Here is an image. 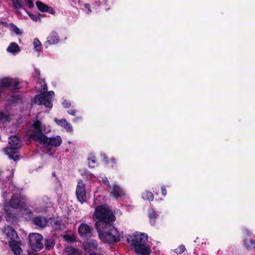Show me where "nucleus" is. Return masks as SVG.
Returning a JSON list of instances; mask_svg holds the SVG:
<instances>
[{"mask_svg": "<svg viewBox=\"0 0 255 255\" xmlns=\"http://www.w3.org/2000/svg\"><path fill=\"white\" fill-rule=\"evenodd\" d=\"M10 172L8 173L6 171H0V179L2 182V196L4 199L3 209L9 217L13 218L15 215L11 214L9 207L13 209L23 208L25 207L26 199L20 196L15 195L17 189L10 179L13 174V170Z\"/></svg>", "mask_w": 255, "mask_h": 255, "instance_id": "f257e3e1", "label": "nucleus"}, {"mask_svg": "<svg viewBox=\"0 0 255 255\" xmlns=\"http://www.w3.org/2000/svg\"><path fill=\"white\" fill-rule=\"evenodd\" d=\"M32 131L30 134L29 137L36 142L38 144L45 146L57 147L60 145L62 139L59 136H56L48 138L43 133H47L50 131L49 127H46L43 125L42 123L39 121H35L32 124Z\"/></svg>", "mask_w": 255, "mask_h": 255, "instance_id": "f03ea898", "label": "nucleus"}, {"mask_svg": "<svg viewBox=\"0 0 255 255\" xmlns=\"http://www.w3.org/2000/svg\"><path fill=\"white\" fill-rule=\"evenodd\" d=\"M104 224L102 221H97L96 223L100 239L108 243L119 241L120 234L118 231L111 224L103 226Z\"/></svg>", "mask_w": 255, "mask_h": 255, "instance_id": "7ed1b4c3", "label": "nucleus"}, {"mask_svg": "<svg viewBox=\"0 0 255 255\" xmlns=\"http://www.w3.org/2000/svg\"><path fill=\"white\" fill-rule=\"evenodd\" d=\"M127 242L132 245L134 251L141 255H149L151 249L148 245L147 236L144 233H137L127 238Z\"/></svg>", "mask_w": 255, "mask_h": 255, "instance_id": "20e7f679", "label": "nucleus"}, {"mask_svg": "<svg viewBox=\"0 0 255 255\" xmlns=\"http://www.w3.org/2000/svg\"><path fill=\"white\" fill-rule=\"evenodd\" d=\"M94 215L99 219L98 221H102L105 223L103 226L111 224L115 220V217L113 213L106 205L97 207Z\"/></svg>", "mask_w": 255, "mask_h": 255, "instance_id": "39448f33", "label": "nucleus"}, {"mask_svg": "<svg viewBox=\"0 0 255 255\" xmlns=\"http://www.w3.org/2000/svg\"><path fill=\"white\" fill-rule=\"evenodd\" d=\"M9 146L4 149V152L9 158L16 161L19 159L17 154L18 149L21 147L20 139L16 136H11L9 138Z\"/></svg>", "mask_w": 255, "mask_h": 255, "instance_id": "423d86ee", "label": "nucleus"}, {"mask_svg": "<svg viewBox=\"0 0 255 255\" xmlns=\"http://www.w3.org/2000/svg\"><path fill=\"white\" fill-rule=\"evenodd\" d=\"M54 96V93L50 91L47 93H42L35 96L33 102L39 105H43L45 107H52V98Z\"/></svg>", "mask_w": 255, "mask_h": 255, "instance_id": "0eeeda50", "label": "nucleus"}, {"mask_svg": "<svg viewBox=\"0 0 255 255\" xmlns=\"http://www.w3.org/2000/svg\"><path fill=\"white\" fill-rule=\"evenodd\" d=\"M28 238L29 245L33 250L37 251L43 248V237L41 235L38 233H31Z\"/></svg>", "mask_w": 255, "mask_h": 255, "instance_id": "6e6552de", "label": "nucleus"}, {"mask_svg": "<svg viewBox=\"0 0 255 255\" xmlns=\"http://www.w3.org/2000/svg\"><path fill=\"white\" fill-rule=\"evenodd\" d=\"M76 194L78 201L83 203L86 201V191L85 185L81 181H79L76 188Z\"/></svg>", "mask_w": 255, "mask_h": 255, "instance_id": "1a4fd4ad", "label": "nucleus"}, {"mask_svg": "<svg viewBox=\"0 0 255 255\" xmlns=\"http://www.w3.org/2000/svg\"><path fill=\"white\" fill-rule=\"evenodd\" d=\"M19 82L14 79L5 78L0 79V89L1 88H8L13 85L14 88H16Z\"/></svg>", "mask_w": 255, "mask_h": 255, "instance_id": "9d476101", "label": "nucleus"}, {"mask_svg": "<svg viewBox=\"0 0 255 255\" xmlns=\"http://www.w3.org/2000/svg\"><path fill=\"white\" fill-rule=\"evenodd\" d=\"M78 232L81 237H87L91 236L92 234V228L87 224H81L79 227Z\"/></svg>", "mask_w": 255, "mask_h": 255, "instance_id": "9b49d317", "label": "nucleus"}, {"mask_svg": "<svg viewBox=\"0 0 255 255\" xmlns=\"http://www.w3.org/2000/svg\"><path fill=\"white\" fill-rule=\"evenodd\" d=\"M48 204V199L47 198H43L39 199L37 202V207H35V210L38 212H42L45 211Z\"/></svg>", "mask_w": 255, "mask_h": 255, "instance_id": "f8f14e48", "label": "nucleus"}, {"mask_svg": "<svg viewBox=\"0 0 255 255\" xmlns=\"http://www.w3.org/2000/svg\"><path fill=\"white\" fill-rule=\"evenodd\" d=\"M3 232L11 241H14L15 238L17 237L16 232L10 226H7L4 227L3 229Z\"/></svg>", "mask_w": 255, "mask_h": 255, "instance_id": "ddd939ff", "label": "nucleus"}, {"mask_svg": "<svg viewBox=\"0 0 255 255\" xmlns=\"http://www.w3.org/2000/svg\"><path fill=\"white\" fill-rule=\"evenodd\" d=\"M111 195L114 198H119L123 196L125 193L124 191L116 184H114L111 187Z\"/></svg>", "mask_w": 255, "mask_h": 255, "instance_id": "4468645a", "label": "nucleus"}, {"mask_svg": "<svg viewBox=\"0 0 255 255\" xmlns=\"http://www.w3.org/2000/svg\"><path fill=\"white\" fill-rule=\"evenodd\" d=\"M98 247V243L96 240L84 242L83 247L85 251H90L96 250Z\"/></svg>", "mask_w": 255, "mask_h": 255, "instance_id": "2eb2a0df", "label": "nucleus"}, {"mask_svg": "<svg viewBox=\"0 0 255 255\" xmlns=\"http://www.w3.org/2000/svg\"><path fill=\"white\" fill-rule=\"evenodd\" d=\"M33 223L34 225L39 227L43 228L47 225L48 221L45 217L37 216L33 219Z\"/></svg>", "mask_w": 255, "mask_h": 255, "instance_id": "dca6fc26", "label": "nucleus"}, {"mask_svg": "<svg viewBox=\"0 0 255 255\" xmlns=\"http://www.w3.org/2000/svg\"><path fill=\"white\" fill-rule=\"evenodd\" d=\"M59 41V37L58 34L55 31H52L47 38L46 42L49 44H55Z\"/></svg>", "mask_w": 255, "mask_h": 255, "instance_id": "f3484780", "label": "nucleus"}, {"mask_svg": "<svg viewBox=\"0 0 255 255\" xmlns=\"http://www.w3.org/2000/svg\"><path fill=\"white\" fill-rule=\"evenodd\" d=\"M9 243L14 254L15 255H20L22 253V249L20 246L13 241H9Z\"/></svg>", "mask_w": 255, "mask_h": 255, "instance_id": "a211bd4d", "label": "nucleus"}, {"mask_svg": "<svg viewBox=\"0 0 255 255\" xmlns=\"http://www.w3.org/2000/svg\"><path fill=\"white\" fill-rule=\"evenodd\" d=\"M6 50L11 53H16L19 51V47L14 42H12L7 48Z\"/></svg>", "mask_w": 255, "mask_h": 255, "instance_id": "6ab92c4d", "label": "nucleus"}, {"mask_svg": "<svg viewBox=\"0 0 255 255\" xmlns=\"http://www.w3.org/2000/svg\"><path fill=\"white\" fill-rule=\"evenodd\" d=\"M65 253L66 255H80L78 250L71 247H67L65 249Z\"/></svg>", "mask_w": 255, "mask_h": 255, "instance_id": "aec40b11", "label": "nucleus"}, {"mask_svg": "<svg viewBox=\"0 0 255 255\" xmlns=\"http://www.w3.org/2000/svg\"><path fill=\"white\" fill-rule=\"evenodd\" d=\"M54 246V241L52 239H46L45 241V247L46 250H50L52 249Z\"/></svg>", "mask_w": 255, "mask_h": 255, "instance_id": "412c9836", "label": "nucleus"}, {"mask_svg": "<svg viewBox=\"0 0 255 255\" xmlns=\"http://www.w3.org/2000/svg\"><path fill=\"white\" fill-rule=\"evenodd\" d=\"M36 6L39 10L42 12L48 11V6L40 1H36Z\"/></svg>", "mask_w": 255, "mask_h": 255, "instance_id": "4be33fe9", "label": "nucleus"}, {"mask_svg": "<svg viewBox=\"0 0 255 255\" xmlns=\"http://www.w3.org/2000/svg\"><path fill=\"white\" fill-rule=\"evenodd\" d=\"M142 197L144 200L152 201L153 199V195L150 192L145 191L142 193Z\"/></svg>", "mask_w": 255, "mask_h": 255, "instance_id": "5701e85b", "label": "nucleus"}, {"mask_svg": "<svg viewBox=\"0 0 255 255\" xmlns=\"http://www.w3.org/2000/svg\"><path fill=\"white\" fill-rule=\"evenodd\" d=\"M245 244L249 249H255V239L247 240L245 242Z\"/></svg>", "mask_w": 255, "mask_h": 255, "instance_id": "b1692460", "label": "nucleus"}, {"mask_svg": "<svg viewBox=\"0 0 255 255\" xmlns=\"http://www.w3.org/2000/svg\"><path fill=\"white\" fill-rule=\"evenodd\" d=\"M33 44L34 48L35 49L36 51L39 52L41 50L42 46L41 43L40 42V41L37 38H34L33 42Z\"/></svg>", "mask_w": 255, "mask_h": 255, "instance_id": "393cba45", "label": "nucleus"}, {"mask_svg": "<svg viewBox=\"0 0 255 255\" xmlns=\"http://www.w3.org/2000/svg\"><path fill=\"white\" fill-rule=\"evenodd\" d=\"M156 217H157V214L153 211H151V212L149 213V217L150 224L152 225H154L155 224V220Z\"/></svg>", "mask_w": 255, "mask_h": 255, "instance_id": "a878e982", "label": "nucleus"}, {"mask_svg": "<svg viewBox=\"0 0 255 255\" xmlns=\"http://www.w3.org/2000/svg\"><path fill=\"white\" fill-rule=\"evenodd\" d=\"M9 121V117L2 112H0V122L5 123Z\"/></svg>", "mask_w": 255, "mask_h": 255, "instance_id": "bb28decb", "label": "nucleus"}, {"mask_svg": "<svg viewBox=\"0 0 255 255\" xmlns=\"http://www.w3.org/2000/svg\"><path fill=\"white\" fill-rule=\"evenodd\" d=\"M14 7L16 9H19L21 7L22 4L19 0H11Z\"/></svg>", "mask_w": 255, "mask_h": 255, "instance_id": "cd10ccee", "label": "nucleus"}, {"mask_svg": "<svg viewBox=\"0 0 255 255\" xmlns=\"http://www.w3.org/2000/svg\"><path fill=\"white\" fill-rule=\"evenodd\" d=\"M185 250V246L184 245H180L177 249H176L174 251L176 253L178 254H180L183 253Z\"/></svg>", "mask_w": 255, "mask_h": 255, "instance_id": "c85d7f7f", "label": "nucleus"}, {"mask_svg": "<svg viewBox=\"0 0 255 255\" xmlns=\"http://www.w3.org/2000/svg\"><path fill=\"white\" fill-rule=\"evenodd\" d=\"M54 121L58 125L61 126H63L65 123H66V120L65 119L58 120L57 118H55Z\"/></svg>", "mask_w": 255, "mask_h": 255, "instance_id": "c756f323", "label": "nucleus"}, {"mask_svg": "<svg viewBox=\"0 0 255 255\" xmlns=\"http://www.w3.org/2000/svg\"><path fill=\"white\" fill-rule=\"evenodd\" d=\"M64 128L67 130L68 132H71L72 131V127L71 125L68 123L66 121V123H65L64 126H63Z\"/></svg>", "mask_w": 255, "mask_h": 255, "instance_id": "7c9ffc66", "label": "nucleus"}, {"mask_svg": "<svg viewBox=\"0 0 255 255\" xmlns=\"http://www.w3.org/2000/svg\"><path fill=\"white\" fill-rule=\"evenodd\" d=\"M11 29L13 32L17 34H20L22 33L21 30L14 25L11 26Z\"/></svg>", "mask_w": 255, "mask_h": 255, "instance_id": "2f4dec72", "label": "nucleus"}, {"mask_svg": "<svg viewBox=\"0 0 255 255\" xmlns=\"http://www.w3.org/2000/svg\"><path fill=\"white\" fill-rule=\"evenodd\" d=\"M64 238L65 241L68 242H73L75 241V237L73 236H70L69 235H65Z\"/></svg>", "mask_w": 255, "mask_h": 255, "instance_id": "473e14b6", "label": "nucleus"}, {"mask_svg": "<svg viewBox=\"0 0 255 255\" xmlns=\"http://www.w3.org/2000/svg\"><path fill=\"white\" fill-rule=\"evenodd\" d=\"M39 82L40 84L41 85V89L40 91H45L47 90V87L45 81L43 80H40Z\"/></svg>", "mask_w": 255, "mask_h": 255, "instance_id": "72a5a7b5", "label": "nucleus"}, {"mask_svg": "<svg viewBox=\"0 0 255 255\" xmlns=\"http://www.w3.org/2000/svg\"><path fill=\"white\" fill-rule=\"evenodd\" d=\"M96 162V160L95 158H91L89 159V165L90 167H94Z\"/></svg>", "mask_w": 255, "mask_h": 255, "instance_id": "f704fd0d", "label": "nucleus"}, {"mask_svg": "<svg viewBox=\"0 0 255 255\" xmlns=\"http://www.w3.org/2000/svg\"><path fill=\"white\" fill-rule=\"evenodd\" d=\"M22 214L23 215H27L28 216H30L32 215V212L30 210H28L26 209H22Z\"/></svg>", "mask_w": 255, "mask_h": 255, "instance_id": "c9c22d12", "label": "nucleus"}, {"mask_svg": "<svg viewBox=\"0 0 255 255\" xmlns=\"http://www.w3.org/2000/svg\"><path fill=\"white\" fill-rule=\"evenodd\" d=\"M102 181L105 184L108 185L110 188L111 187V186L110 184L109 181L108 180V178L106 177H105L102 179Z\"/></svg>", "mask_w": 255, "mask_h": 255, "instance_id": "e433bc0d", "label": "nucleus"}, {"mask_svg": "<svg viewBox=\"0 0 255 255\" xmlns=\"http://www.w3.org/2000/svg\"><path fill=\"white\" fill-rule=\"evenodd\" d=\"M62 105L66 108L70 107L71 105L70 103L67 101H64L62 103Z\"/></svg>", "mask_w": 255, "mask_h": 255, "instance_id": "4c0bfd02", "label": "nucleus"}, {"mask_svg": "<svg viewBox=\"0 0 255 255\" xmlns=\"http://www.w3.org/2000/svg\"><path fill=\"white\" fill-rule=\"evenodd\" d=\"M26 0L27 1L29 7L30 8H32L34 6L33 2V0Z\"/></svg>", "mask_w": 255, "mask_h": 255, "instance_id": "58836bf2", "label": "nucleus"}, {"mask_svg": "<svg viewBox=\"0 0 255 255\" xmlns=\"http://www.w3.org/2000/svg\"><path fill=\"white\" fill-rule=\"evenodd\" d=\"M68 113L72 116H75L76 111L74 109H71L68 112Z\"/></svg>", "mask_w": 255, "mask_h": 255, "instance_id": "ea45409f", "label": "nucleus"}, {"mask_svg": "<svg viewBox=\"0 0 255 255\" xmlns=\"http://www.w3.org/2000/svg\"><path fill=\"white\" fill-rule=\"evenodd\" d=\"M84 6L88 9V13H90L91 12V10L90 9L89 4L85 3Z\"/></svg>", "mask_w": 255, "mask_h": 255, "instance_id": "a19ab883", "label": "nucleus"}, {"mask_svg": "<svg viewBox=\"0 0 255 255\" xmlns=\"http://www.w3.org/2000/svg\"><path fill=\"white\" fill-rule=\"evenodd\" d=\"M46 12H48L49 13L51 14H54L55 11L54 9L48 6V11H47Z\"/></svg>", "mask_w": 255, "mask_h": 255, "instance_id": "79ce46f5", "label": "nucleus"}, {"mask_svg": "<svg viewBox=\"0 0 255 255\" xmlns=\"http://www.w3.org/2000/svg\"><path fill=\"white\" fill-rule=\"evenodd\" d=\"M162 194L163 196H165L166 195V190L164 187L162 188Z\"/></svg>", "mask_w": 255, "mask_h": 255, "instance_id": "37998d69", "label": "nucleus"}, {"mask_svg": "<svg viewBox=\"0 0 255 255\" xmlns=\"http://www.w3.org/2000/svg\"><path fill=\"white\" fill-rule=\"evenodd\" d=\"M101 155H102V156L103 157V158H104V159H105V162H106V163H107V162H108V161L107 160V156H106V154H101Z\"/></svg>", "mask_w": 255, "mask_h": 255, "instance_id": "c03bdc74", "label": "nucleus"}, {"mask_svg": "<svg viewBox=\"0 0 255 255\" xmlns=\"http://www.w3.org/2000/svg\"><path fill=\"white\" fill-rule=\"evenodd\" d=\"M35 76H36V75H40V71L38 70H35Z\"/></svg>", "mask_w": 255, "mask_h": 255, "instance_id": "a18cd8bd", "label": "nucleus"}, {"mask_svg": "<svg viewBox=\"0 0 255 255\" xmlns=\"http://www.w3.org/2000/svg\"><path fill=\"white\" fill-rule=\"evenodd\" d=\"M95 3H96V5H97V6H100V1L99 0H98V1H96L95 2Z\"/></svg>", "mask_w": 255, "mask_h": 255, "instance_id": "49530a36", "label": "nucleus"}, {"mask_svg": "<svg viewBox=\"0 0 255 255\" xmlns=\"http://www.w3.org/2000/svg\"><path fill=\"white\" fill-rule=\"evenodd\" d=\"M89 255H100L97 253H91L89 254Z\"/></svg>", "mask_w": 255, "mask_h": 255, "instance_id": "de8ad7c7", "label": "nucleus"}, {"mask_svg": "<svg viewBox=\"0 0 255 255\" xmlns=\"http://www.w3.org/2000/svg\"><path fill=\"white\" fill-rule=\"evenodd\" d=\"M111 160H112V161L113 162H116V160H115V159H114V158H112V159H111Z\"/></svg>", "mask_w": 255, "mask_h": 255, "instance_id": "09e8293b", "label": "nucleus"}, {"mask_svg": "<svg viewBox=\"0 0 255 255\" xmlns=\"http://www.w3.org/2000/svg\"><path fill=\"white\" fill-rule=\"evenodd\" d=\"M31 18H32V19H33V20H36V18H35V17H34V16H31Z\"/></svg>", "mask_w": 255, "mask_h": 255, "instance_id": "8fccbe9b", "label": "nucleus"}, {"mask_svg": "<svg viewBox=\"0 0 255 255\" xmlns=\"http://www.w3.org/2000/svg\"><path fill=\"white\" fill-rule=\"evenodd\" d=\"M52 175H53V176H55V173H52Z\"/></svg>", "mask_w": 255, "mask_h": 255, "instance_id": "3c124183", "label": "nucleus"}]
</instances>
